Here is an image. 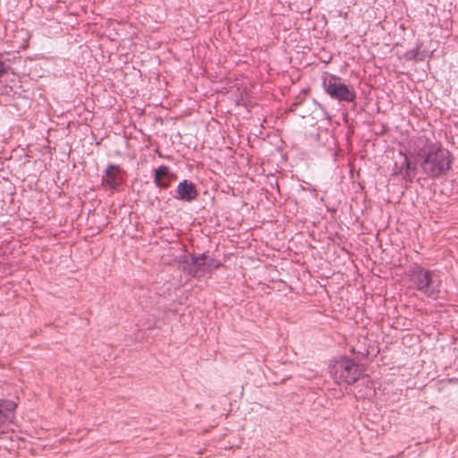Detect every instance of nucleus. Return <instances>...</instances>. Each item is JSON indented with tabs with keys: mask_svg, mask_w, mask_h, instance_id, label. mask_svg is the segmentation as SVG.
<instances>
[{
	"mask_svg": "<svg viewBox=\"0 0 458 458\" xmlns=\"http://www.w3.org/2000/svg\"><path fill=\"white\" fill-rule=\"evenodd\" d=\"M205 263V259L204 257H199V258H196L194 259V267H196L194 273L196 276H202L203 275V270L200 269V267L203 266Z\"/></svg>",
	"mask_w": 458,
	"mask_h": 458,
	"instance_id": "1a4fd4ad",
	"label": "nucleus"
},
{
	"mask_svg": "<svg viewBox=\"0 0 458 458\" xmlns=\"http://www.w3.org/2000/svg\"><path fill=\"white\" fill-rule=\"evenodd\" d=\"M169 169L166 166H160L155 171V182L159 187H168L170 178L168 174Z\"/></svg>",
	"mask_w": 458,
	"mask_h": 458,
	"instance_id": "6e6552de",
	"label": "nucleus"
},
{
	"mask_svg": "<svg viewBox=\"0 0 458 458\" xmlns=\"http://www.w3.org/2000/svg\"><path fill=\"white\" fill-rule=\"evenodd\" d=\"M4 72V64L0 61V76Z\"/></svg>",
	"mask_w": 458,
	"mask_h": 458,
	"instance_id": "9b49d317",
	"label": "nucleus"
},
{
	"mask_svg": "<svg viewBox=\"0 0 458 458\" xmlns=\"http://www.w3.org/2000/svg\"><path fill=\"white\" fill-rule=\"evenodd\" d=\"M330 373L337 384L351 385L361 376L359 366L347 358L335 360L330 366Z\"/></svg>",
	"mask_w": 458,
	"mask_h": 458,
	"instance_id": "f03ea898",
	"label": "nucleus"
},
{
	"mask_svg": "<svg viewBox=\"0 0 458 458\" xmlns=\"http://www.w3.org/2000/svg\"><path fill=\"white\" fill-rule=\"evenodd\" d=\"M123 182L122 170L118 165H110L107 166L105 175L103 176V184L111 189H115Z\"/></svg>",
	"mask_w": 458,
	"mask_h": 458,
	"instance_id": "39448f33",
	"label": "nucleus"
},
{
	"mask_svg": "<svg viewBox=\"0 0 458 458\" xmlns=\"http://www.w3.org/2000/svg\"><path fill=\"white\" fill-rule=\"evenodd\" d=\"M422 171L431 177H437L448 172L451 167L450 152L437 146H428L419 154Z\"/></svg>",
	"mask_w": 458,
	"mask_h": 458,
	"instance_id": "f257e3e1",
	"label": "nucleus"
},
{
	"mask_svg": "<svg viewBox=\"0 0 458 458\" xmlns=\"http://www.w3.org/2000/svg\"><path fill=\"white\" fill-rule=\"evenodd\" d=\"M176 191L177 199L187 202L195 199L198 195L195 185L187 180L179 183Z\"/></svg>",
	"mask_w": 458,
	"mask_h": 458,
	"instance_id": "423d86ee",
	"label": "nucleus"
},
{
	"mask_svg": "<svg viewBox=\"0 0 458 458\" xmlns=\"http://www.w3.org/2000/svg\"><path fill=\"white\" fill-rule=\"evenodd\" d=\"M323 85L326 92L332 98L346 102H352L356 98L355 91L335 76L326 78Z\"/></svg>",
	"mask_w": 458,
	"mask_h": 458,
	"instance_id": "7ed1b4c3",
	"label": "nucleus"
},
{
	"mask_svg": "<svg viewBox=\"0 0 458 458\" xmlns=\"http://www.w3.org/2000/svg\"><path fill=\"white\" fill-rule=\"evenodd\" d=\"M405 166L406 171L409 169V161L406 157H403V167Z\"/></svg>",
	"mask_w": 458,
	"mask_h": 458,
	"instance_id": "9d476101",
	"label": "nucleus"
},
{
	"mask_svg": "<svg viewBox=\"0 0 458 458\" xmlns=\"http://www.w3.org/2000/svg\"><path fill=\"white\" fill-rule=\"evenodd\" d=\"M15 409L14 402L0 399V426L13 420Z\"/></svg>",
	"mask_w": 458,
	"mask_h": 458,
	"instance_id": "0eeeda50",
	"label": "nucleus"
},
{
	"mask_svg": "<svg viewBox=\"0 0 458 458\" xmlns=\"http://www.w3.org/2000/svg\"><path fill=\"white\" fill-rule=\"evenodd\" d=\"M410 276L419 291L429 297L437 298L438 290L436 289L431 271L425 270L422 267H415L411 272Z\"/></svg>",
	"mask_w": 458,
	"mask_h": 458,
	"instance_id": "20e7f679",
	"label": "nucleus"
}]
</instances>
